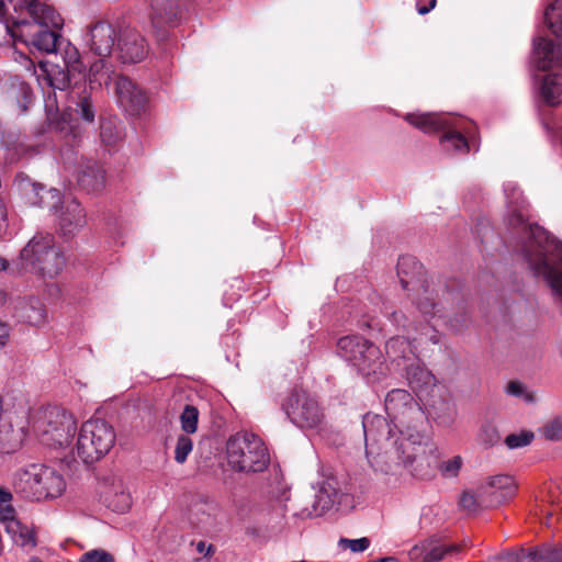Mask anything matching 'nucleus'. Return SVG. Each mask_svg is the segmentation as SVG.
I'll return each instance as SVG.
<instances>
[{
    "mask_svg": "<svg viewBox=\"0 0 562 562\" xmlns=\"http://www.w3.org/2000/svg\"><path fill=\"white\" fill-rule=\"evenodd\" d=\"M13 484L16 493L31 501L54 498L65 490L61 475L50 468L37 463L18 470Z\"/></svg>",
    "mask_w": 562,
    "mask_h": 562,
    "instance_id": "39448f33",
    "label": "nucleus"
},
{
    "mask_svg": "<svg viewBox=\"0 0 562 562\" xmlns=\"http://www.w3.org/2000/svg\"><path fill=\"white\" fill-rule=\"evenodd\" d=\"M30 562H43V561L40 558H37V557H32L30 559Z\"/></svg>",
    "mask_w": 562,
    "mask_h": 562,
    "instance_id": "774afa93",
    "label": "nucleus"
},
{
    "mask_svg": "<svg viewBox=\"0 0 562 562\" xmlns=\"http://www.w3.org/2000/svg\"><path fill=\"white\" fill-rule=\"evenodd\" d=\"M33 429L43 445L61 448L68 446L74 438L77 422L65 408L48 406L36 414Z\"/></svg>",
    "mask_w": 562,
    "mask_h": 562,
    "instance_id": "423d86ee",
    "label": "nucleus"
},
{
    "mask_svg": "<svg viewBox=\"0 0 562 562\" xmlns=\"http://www.w3.org/2000/svg\"><path fill=\"white\" fill-rule=\"evenodd\" d=\"M5 2H9L14 8V3L19 2V0H0V9L1 10H7Z\"/></svg>",
    "mask_w": 562,
    "mask_h": 562,
    "instance_id": "680f3d73",
    "label": "nucleus"
},
{
    "mask_svg": "<svg viewBox=\"0 0 562 562\" xmlns=\"http://www.w3.org/2000/svg\"><path fill=\"white\" fill-rule=\"evenodd\" d=\"M119 58L122 63H139L148 54V45L144 36L135 29H124L117 40Z\"/></svg>",
    "mask_w": 562,
    "mask_h": 562,
    "instance_id": "f3484780",
    "label": "nucleus"
},
{
    "mask_svg": "<svg viewBox=\"0 0 562 562\" xmlns=\"http://www.w3.org/2000/svg\"><path fill=\"white\" fill-rule=\"evenodd\" d=\"M431 10L428 5H418L417 7V12L420 14V15H425L427 13H429Z\"/></svg>",
    "mask_w": 562,
    "mask_h": 562,
    "instance_id": "052dcab7",
    "label": "nucleus"
},
{
    "mask_svg": "<svg viewBox=\"0 0 562 562\" xmlns=\"http://www.w3.org/2000/svg\"><path fill=\"white\" fill-rule=\"evenodd\" d=\"M289 419L300 428H316L324 420V412L318 402L302 389H293L282 403Z\"/></svg>",
    "mask_w": 562,
    "mask_h": 562,
    "instance_id": "f8f14e48",
    "label": "nucleus"
},
{
    "mask_svg": "<svg viewBox=\"0 0 562 562\" xmlns=\"http://www.w3.org/2000/svg\"><path fill=\"white\" fill-rule=\"evenodd\" d=\"M446 412H447V419H445L443 423L449 424L452 422V417H453V409L449 404H446Z\"/></svg>",
    "mask_w": 562,
    "mask_h": 562,
    "instance_id": "bf43d9fd",
    "label": "nucleus"
},
{
    "mask_svg": "<svg viewBox=\"0 0 562 562\" xmlns=\"http://www.w3.org/2000/svg\"><path fill=\"white\" fill-rule=\"evenodd\" d=\"M193 442L187 435H180L175 449V460L178 463L186 462L188 456L192 451Z\"/></svg>",
    "mask_w": 562,
    "mask_h": 562,
    "instance_id": "37998d69",
    "label": "nucleus"
},
{
    "mask_svg": "<svg viewBox=\"0 0 562 562\" xmlns=\"http://www.w3.org/2000/svg\"><path fill=\"white\" fill-rule=\"evenodd\" d=\"M411 338L405 336H395L390 338L385 344V353L391 361L411 360L414 356V349Z\"/></svg>",
    "mask_w": 562,
    "mask_h": 562,
    "instance_id": "bb28decb",
    "label": "nucleus"
},
{
    "mask_svg": "<svg viewBox=\"0 0 562 562\" xmlns=\"http://www.w3.org/2000/svg\"><path fill=\"white\" fill-rule=\"evenodd\" d=\"M536 550L539 562H562V547L543 544Z\"/></svg>",
    "mask_w": 562,
    "mask_h": 562,
    "instance_id": "a19ab883",
    "label": "nucleus"
},
{
    "mask_svg": "<svg viewBox=\"0 0 562 562\" xmlns=\"http://www.w3.org/2000/svg\"><path fill=\"white\" fill-rule=\"evenodd\" d=\"M397 277L404 290L416 291L413 299L418 311L425 316H435L437 308L434 290H430L423 265L413 256H401L397 261Z\"/></svg>",
    "mask_w": 562,
    "mask_h": 562,
    "instance_id": "1a4fd4ad",
    "label": "nucleus"
},
{
    "mask_svg": "<svg viewBox=\"0 0 562 562\" xmlns=\"http://www.w3.org/2000/svg\"><path fill=\"white\" fill-rule=\"evenodd\" d=\"M21 259L43 277H56L65 266V256L50 234L35 235L21 250Z\"/></svg>",
    "mask_w": 562,
    "mask_h": 562,
    "instance_id": "9b49d317",
    "label": "nucleus"
},
{
    "mask_svg": "<svg viewBox=\"0 0 562 562\" xmlns=\"http://www.w3.org/2000/svg\"><path fill=\"white\" fill-rule=\"evenodd\" d=\"M405 121L425 133L443 131L440 143L445 148L462 154L469 153L467 136H472L476 128L473 122L439 113H408Z\"/></svg>",
    "mask_w": 562,
    "mask_h": 562,
    "instance_id": "20e7f679",
    "label": "nucleus"
},
{
    "mask_svg": "<svg viewBox=\"0 0 562 562\" xmlns=\"http://www.w3.org/2000/svg\"><path fill=\"white\" fill-rule=\"evenodd\" d=\"M5 532L10 536L14 544L27 552L37 546L35 530L20 520H11L10 522H7Z\"/></svg>",
    "mask_w": 562,
    "mask_h": 562,
    "instance_id": "5701e85b",
    "label": "nucleus"
},
{
    "mask_svg": "<svg viewBox=\"0 0 562 562\" xmlns=\"http://www.w3.org/2000/svg\"><path fill=\"white\" fill-rule=\"evenodd\" d=\"M76 112L85 121L91 123L95 117V109L92 103L91 95L87 92L85 88L82 93H76Z\"/></svg>",
    "mask_w": 562,
    "mask_h": 562,
    "instance_id": "e433bc0d",
    "label": "nucleus"
},
{
    "mask_svg": "<svg viewBox=\"0 0 562 562\" xmlns=\"http://www.w3.org/2000/svg\"><path fill=\"white\" fill-rule=\"evenodd\" d=\"M86 224V212L77 200L65 202L60 209L58 228L65 238L74 237Z\"/></svg>",
    "mask_w": 562,
    "mask_h": 562,
    "instance_id": "6ab92c4d",
    "label": "nucleus"
},
{
    "mask_svg": "<svg viewBox=\"0 0 562 562\" xmlns=\"http://www.w3.org/2000/svg\"><path fill=\"white\" fill-rule=\"evenodd\" d=\"M506 392L512 396L522 397L527 403H532L535 400L533 394L526 392L524 384L519 381H510L506 386Z\"/></svg>",
    "mask_w": 562,
    "mask_h": 562,
    "instance_id": "de8ad7c7",
    "label": "nucleus"
},
{
    "mask_svg": "<svg viewBox=\"0 0 562 562\" xmlns=\"http://www.w3.org/2000/svg\"><path fill=\"white\" fill-rule=\"evenodd\" d=\"M506 225L537 276H543L562 296V243L538 224H531L525 206L510 211Z\"/></svg>",
    "mask_w": 562,
    "mask_h": 562,
    "instance_id": "f03ea898",
    "label": "nucleus"
},
{
    "mask_svg": "<svg viewBox=\"0 0 562 562\" xmlns=\"http://www.w3.org/2000/svg\"><path fill=\"white\" fill-rule=\"evenodd\" d=\"M7 268V261L5 259L0 257V271L4 270Z\"/></svg>",
    "mask_w": 562,
    "mask_h": 562,
    "instance_id": "0e129e2a",
    "label": "nucleus"
},
{
    "mask_svg": "<svg viewBox=\"0 0 562 562\" xmlns=\"http://www.w3.org/2000/svg\"><path fill=\"white\" fill-rule=\"evenodd\" d=\"M104 503L115 513H125L130 509L132 499L131 495L120 485L105 493Z\"/></svg>",
    "mask_w": 562,
    "mask_h": 562,
    "instance_id": "c756f323",
    "label": "nucleus"
},
{
    "mask_svg": "<svg viewBox=\"0 0 562 562\" xmlns=\"http://www.w3.org/2000/svg\"><path fill=\"white\" fill-rule=\"evenodd\" d=\"M412 340L419 346H427L428 344L438 345L440 341L439 331L428 322L420 324V333L418 336L412 337Z\"/></svg>",
    "mask_w": 562,
    "mask_h": 562,
    "instance_id": "58836bf2",
    "label": "nucleus"
},
{
    "mask_svg": "<svg viewBox=\"0 0 562 562\" xmlns=\"http://www.w3.org/2000/svg\"><path fill=\"white\" fill-rule=\"evenodd\" d=\"M543 434L549 440H562V419L557 418L543 427Z\"/></svg>",
    "mask_w": 562,
    "mask_h": 562,
    "instance_id": "8fccbe9b",
    "label": "nucleus"
},
{
    "mask_svg": "<svg viewBox=\"0 0 562 562\" xmlns=\"http://www.w3.org/2000/svg\"><path fill=\"white\" fill-rule=\"evenodd\" d=\"M181 429L186 434H194L198 429L199 411L193 405H186L180 415Z\"/></svg>",
    "mask_w": 562,
    "mask_h": 562,
    "instance_id": "4c0bfd02",
    "label": "nucleus"
},
{
    "mask_svg": "<svg viewBox=\"0 0 562 562\" xmlns=\"http://www.w3.org/2000/svg\"><path fill=\"white\" fill-rule=\"evenodd\" d=\"M11 520H19L15 517V509L10 503H0V521L7 526Z\"/></svg>",
    "mask_w": 562,
    "mask_h": 562,
    "instance_id": "603ef678",
    "label": "nucleus"
},
{
    "mask_svg": "<svg viewBox=\"0 0 562 562\" xmlns=\"http://www.w3.org/2000/svg\"><path fill=\"white\" fill-rule=\"evenodd\" d=\"M124 124L116 117H109L101 121L100 138L109 149L115 148L124 138Z\"/></svg>",
    "mask_w": 562,
    "mask_h": 562,
    "instance_id": "a878e982",
    "label": "nucleus"
},
{
    "mask_svg": "<svg viewBox=\"0 0 562 562\" xmlns=\"http://www.w3.org/2000/svg\"><path fill=\"white\" fill-rule=\"evenodd\" d=\"M405 374L408 385L417 395H420L436 383L434 374L418 361L407 364Z\"/></svg>",
    "mask_w": 562,
    "mask_h": 562,
    "instance_id": "4be33fe9",
    "label": "nucleus"
},
{
    "mask_svg": "<svg viewBox=\"0 0 562 562\" xmlns=\"http://www.w3.org/2000/svg\"><path fill=\"white\" fill-rule=\"evenodd\" d=\"M459 506L469 514L476 513L479 509L486 507L485 503L481 501L479 495V487L474 494L471 492H463L459 501Z\"/></svg>",
    "mask_w": 562,
    "mask_h": 562,
    "instance_id": "ea45409f",
    "label": "nucleus"
},
{
    "mask_svg": "<svg viewBox=\"0 0 562 562\" xmlns=\"http://www.w3.org/2000/svg\"><path fill=\"white\" fill-rule=\"evenodd\" d=\"M463 326H464L463 324H460V325H458V324H452V327H453L456 330H461Z\"/></svg>",
    "mask_w": 562,
    "mask_h": 562,
    "instance_id": "338daca9",
    "label": "nucleus"
},
{
    "mask_svg": "<svg viewBox=\"0 0 562 562\" xmlns=\"http://www.w3.org/2000/svg\"><path fill=\"white\" fill-rule=\"evenodd\" d=\"M385 412L394 428L381 415L368 413L362 427L366 456L371 467L384 474H398L403 469L427 476L437 462L436 443L427 434L425 412L406 390L390 391Z\"/></svg>",
    "mask_w": 562,
    "mask_h": 562,
    "instance_id": "f257e3e1",
    "label": "nucleus"
},
{
    "mask_svg": "<svg viewBox=\"0 0 562 562\" xmlns=\"http://www.w3.org/2000/svg\"><path fill=\"white\" fill-rule=\"evenodd\" d=\"M334 504L333 495L322 487L314 495V501L312 503V508H304L303 513H306V516H321L325 514Z\"/></svg>",
    "mask_w": 562,
    "mask_h": 562,
    "instance_id": "f704fd0d",
    "label": "nucleus"
},
{
    "mask_svg": "<svg viewBox=\"0 0 562 562\" xmlns=\"http://www.w3.org/2000/svg\"><path fill=\"white\" fill-rule=\"evenodd\" d=\"M79 562H115V559L111 553L95 549L83 553Z\"/></svg>",
    "mask_w": 562,
    "mask_h": 562,
    "instance_id": "a18cd8bd",
    "label": "nucleus"
},
{
    "mask_svg": "<svg viewBox=\"0 0 562 562\" xmlns=\"http://www.w3.org/2000/svg\"><path fill=\"white\" fill-rule=\"evenodd\" d=\"M13 496L12 493L9 490H5L0 486V503H10L12 501Z\"/></svg>",
    "mask_w": 562,
    "mask_h": 562,
    "instance_id": "13d9d810",
    "label": "nucleus"
},
{
    "mask_svg": "<svg viewBox=\"0 0 562 562\" xmlns=\"http://www.w3.org/2000/svg\"><path fill=\"white\" fill-rule=\"evenodd\" d=\"M119 34L115 27L105 21L91 25L86 34V45L99 57H109L117 45Z\"/></svg>",
    "mask_w": 562,
    "mask_h": 562,
    "instance_id": "2eb2a0df",
    "label": "nucleus"
},
{
    "mask_svg": "<svg viewBox=\"0 0 562 562\" xmlns=\"http://www.w3.org/2000/svg\"><path fill=\"white\" fill-rule=\"evenodd\" d=\"M8 226V212L4 203L0 200V235Z\"/></svg>",
    "mask_w": 562,
    "mask_h": 562,
    "instance_id": "5fc2aeb1",
    "label": "nucleus"
},
{
    "mask_svg": "<svg viewBox=\"0 0 562 562\" xmlns=\"http://www.w3.org/2000/svg\"><path fill=\"white\" fill-rule=\"evenodd\" d=\"M150 22L158 40L167 36L166 26H176L181 13L178 0H150Z\"/></svg>",
    "mask_w": 562,
    "mask_h": 562,
    "instance_id": "dca6fc26",
    "label": "nucleus"
},
{
    "mask_svg": "<svg viewBox=\"0 0 562 562\" xmlns=\"http://www.w3.org/2000/svg\"><path fill=\"white\" fill-rule=\"evenodd\" d=\"M533 432L524 430L520 434H510L506 437L505 443L509 449L528 446L533 439Z\"/></svg>",
    "mask_w": 562,
    "mask_h": 562,
    "instance_id": "c03bdc74",
    "label": "nucleus"
},
{
    "mask_svg": "<svg viewBox=\"0 0 562 562\" xmlns=\"http://www.w3.org/2000/svg\"><path fill=\"white\" fill-rule=\"evenodd\" d=\"M339 546L344 549H350L352 552H363L366 551L370 546V540L367 537L359 538V539H347L341 538L339 540Z\"/></svg>",
    "mask_w": 562,
    "mask_h": 562,
    "instance_id": "09e8293b",
    "label": "nucleus"
},
{
    "mask_svg": "<svg viewBox=\"0 0 562 562\" xmlns=\"http://www.w3.org/2000/svg\"><path fill=\"white\" fill-rule=\"evenodd\" d=\"M480 440L487 445L492 446L499 440V435L496 427L491 423H485L482 425L479 432Z\"/></svg>",
    "mask_w": 562,
    "mask_h": 562,
    "instance_id": "49530a36",
    "label": "nucleus"
},
{
    "mask_svg": "<svg viewBox=\"0 0 562 562\" xmlns=\"http://www.w3.org/2000/svg\"><path fill=\"white\" fill-rule=\"evenodd\" d=\"M436 457H437V462L435 464V467L431 469V472L429 475L427 476H419L415 473H413L411 470H407L409 474H412L413 476L415 477H418V479H429V477H432L435 475V471L436 469H439L441 474L445 476V477H456L462 465H463V460L460 456H454L453 458L447 460V461H440L439 460V453H438V449L436 448Z\"/></svg>",
    "mask_w": 562,
    "mask_h": 562,
    "instance_id": "c85d7f7f",
    "label": "nucleus"
},
{
    "mask_svg": "<svg viewBox=\"0 0 562 562\" xmlns=\"http://www.w3.org/2000/svg\"><path fill=\"white\" fill-rule=\"evenodd\" d=\"M437 4V0H430L428 7L432 10Z\"/></svg>",
    "mask_w": 562,
    "mask_h": 562,
    "instance_id": "69168bd1",
    "label": "nucleus"
},
{
    "mask_svg": "<svg viewBox=\"0 0 562 562\" xmlns=\"http://www.w3.org/2000/svg\"><path fill=\"white\" fill-rule=\"evenodd\" d=\"M555 69L543 76L540 86L541 98L551 106L562 103V67Z\"/></svg>",
    "mask_w": 562,
    "mask_h": 562,
    "instance_id": "412c9836",
    "label": "nucleus"
},
{
    "mask_svg": "<svg viewBox=\"0 0 562 562\" xmlns=\"http://www.w3.org/2000/svg\"><path fill=\"white\" fill-rule=\"evenodd\" d=\"M115 95L119 105L131 116H140L148 110L147 92L126 76L115 79Z\"/></svg>",
    "mask_w": 562,
    "mask_h": 562,
    "instance_id": "ddd939ff",
    "label": "nucleus"
},
{
    "mask_svg": "<svg viewBox=\"0 0 562 562\" xmlns=\"http://www.w3.org/2000/svg\"><path fill=\"white\" fill-rule=\"evenodd\" d=\"M10 328L5 323L0 322V348L4 347L8 342Z\"/></svg>",
    "mask_w": 562,
    "mask_h": 562,
    "instance_id": "6e6d98bb",
    "label": "nucleus"
},
{
    "mask_svg": "<svg viewBox=\"0 0 562 562\" xmlns=\"http://www.w3.org/2000/svg\"><path fill=\"white\" fill-rule=\"evenodd\" d=\"M518 485L510 475L491 476L479 486V495L486 507H495L512 499L517 493Z\"/></svg>",
    "mask_w": 562,
    "mask_h": 562,
    "instance_id": "4468645a",
    "label": "nucleus"
},
{
    "mask_svg": "<svg viewBox=\"0 0 562 562\" xmlns=\"http://www.w3.org/2000/svg\"><path fill=\"white\" fill-rule=\"evenodd\" d=\"M560 10L561 4L559 1H554L548 5L544 11V22L548 24V27L557 36V38L560 40L562 45V12H559L557 18L554 16V12Z\"/></svg>",
    "mask_w": 562,
    "mask_h": 562,
    "instance_id": "c9c22d12",
    "label": "nucleus"
},
{
    "mask_svg": "<svg viewBox=\"0 0 562 562\" xmlns=\"http://www.w3.org/2000/svg\"><path fill=\"white\" fill-rule=\"evenodd\" d=\"M78 186L88 193H98L105 188V170L94 160H86L78 172Z\"/></svg>",
    "mask_w": 562,
    "mask_h": 562,
    "instance_id": "aec40b11",
    "label": "nucleus"
},
{
    "mask_svg": "<svg viewBox=\"0 0 562 562\" xmlns=\"http://www.w3.org/2000/svg\"><path fill=\"white\" fill-rule=\"evenodd\" d=\"M10 95L16 101L21 112H25L33 100V90L24 81L16 80L12 83Z\"/></svg>",
    "mask_w": 562,
    "mask_h": 562,
    "instance_id": "72a5a7b5",
    "label": "nucleus"
},
{
    "mask_svg": "<svg viewBox=\"0 0 562 562\" xmlns=\"http://www.w3.org/2000/svg\"><path fill=\"white\" fill-rule=\"evenodd\" d=\"M196 550L200 553H204L205 557H211L214 553V548L212 544L207 546L204 541H199L196 544Z\"/></svg>",
    "mask_w": 562,
    "mask_h": 562,
    "instance_id": "4d7b16f0",
    "label": "nucleus"
},
{
    "mask_svg": "<svg viewBox=\"0 0 562 562\" xmlns=\"http://www.w3.org/2000/svg\"><path fill=\"white\" fill-rule=\"evenodd\" d=\"M63 67L74 72H82L83 64L80 60V56L76 47L68 45V47L65 50Z\"/></svg>",
    "mask_w": 562,
    "mask_h": 562,
    "instance_id": "79ce46f5",
    "label": "nucleus"
},
{
    "mask_svg": "<svg viewBox=\"0 0 562 562\" xmlns=\"http://www.w3.org/2000/svg\"><path fill=\"white\" fill-rule=\"evenodd\" d=\"M22 437L11 425L0 424V452L12 453L21 446Z\"/></svg>",
    "mask_w": 562,
    "mask_h": 562,
    "instance_id": "2f4dec72",
    "label": "nucleus"
},
{
    "mask_svg": "<svg viewBox=\"0 0 562 562\" xmlns=\"http://www.w3.org/2000/svg\"><path fill=\"white\" fill-rule=\"evenodd\" d=\"M423 562H437L447 555L458 553L461 550L459 544H446L437 540H429L423 543Z\"/></svg>",
    "mask_w": 562,
    "mask_h": 562,
    "instance_id": "cd10ccee",
    "label": "nucleus"
},
{
    "mask_svg": "<svg viewBox=\"0 0 562 562\" xmlns=\"http://www.w3.org/2000/svg\"><path fill=\"white\" fill-rule=\"evenodd\" d=\"M378 561L379 562H396V559L387 557V558H380V559H378Z\"/></svg>",
    "mask_w": 562,
    "mask_h": 562,
    "instance_id": "e2e57ef3",
    "label": "nucleus"
},
{
    "mask_svg": "<svg viewBox=\"0 0 562 562\" xmlns=\"http://www.w3.org/2000/svg\"><path fill=\"white\" fill-rule=\"evenodd\" d=\"M41 68L44 71V79L47 81V85L52 87L54 90L66 91L70 87L71 75L75 74L67 68L54 64V63H41Z\"/></svg>",
    "mask_w": 562,
    "mask_h": 562,
    "instance_id": "393cba45",
    "label": "nucleus"
},
{
    "mask_svg": "<svg viewBox=\"0 0 562 562\" xmlns=\"http://www.w3.org/2000/svg\"><path fill=\"white\" fill-rule=\"evenodd\" d=\"M337 353L366 378L379 379L385 374L386 368L379 347L361 336L341 337L337 341Z\"/></svg>",
    "mask_w": 562,
    "mask_h": 562,
    "instance_id": "6e6552de",
    "label": "nucleus"
},
{
    "mask_svg": "<svg viewBox=\"0 0 562 562\" xmlns=\"http://www.w3.org/2000/svg\"><path fill=\"white\" fill-rule=\"evenodd\" d=\"M15 314L22 321L33 326L44 323L46 311L38 299L20 300L15 306Z\"/></svg>",
    "mask_w": 562,
    "mask_h": 562,
    "instance_id": "b1692460",
    "label": "nucleus"
},
{
    "mask_svg": "<svg viewBox=\"0 0 562 562\" xmlns=\"http://www.w3.org/2000/svg\"><path fill=\"white\" fill-rule=\"evenodd\" d=\"M488 562H539L536 548L503 552Z\"/></svg>",
    "mask_w": 562,
    "mask_h": 562,
    "instance_id": "473e14b6",
    "label": "nucleus"
},
{
    "mask_svg": "<svg viewBox=\"0 0 562 562\" xmlns=\"http://www.w3.org/2000/svg\"><path fill=\"white\" fill-rule=\"evenodd\" d=\"M114 428L104 419L85 422L79 430L76 452L86 464L94 463L106 456L115 443Z\"/></svg>",
    "mask_w": 562,
    "mask_h": 562,
    "instance_id": "9d476101",
    "label": "nucleus"
},
{
    "mask_svg": "<svg viewBox=\"0 0 562 562\" xmlns=\"http://www.w3.org/2000/svg\"><path fill=\"white\" fill-rule=\"evenodd\" d=\"M389 319L395 326L396 329L409 333L412 323L407 316L401 311H394L390 314Z\"/></svg>",
    "mask_w": 562,
    "mask_h": 562,
    "instance_id": "3c124183",
    "label": "nucleus"
},
{
    "mask_svg": "<svg viewBox=\"0 0 562 562\" xmlns=\"http://www.w3.org/2000/svg\"><path fill=\"white\" fill-rule=\"evenodd\" d=\"M533 60L539 70L562 67V49L550 38L539 36L533 41Z\"/></svg>",
    "mask_w": 562,
    "mask_h": 562,
    "instance_id": "a211bd4d",
    "label": "nucleus"
},
{
    "mask_svg": "<svg viewBox=\"0 0 562 562\" xmlns=\"http://www.w3.org/2000/svg\"><path fill=\"white\" fill-rule=\"evenodd\" d=\"M227 462L238 472L265 471L270 462L263 441L252 432L237 434L226 445Z\"/></svg>",
    "mask_w": 562,
    "mask_h": 562,
    "instance_id": "0eeeda50",
    "label": "nucleus"
},
{
    "mask_svg": "<svg viewBox=\"0 0 562 562\" xmlns=\"http://www.w3.org/2000/svg\"><path fill=\"white\" fill-rule=\"evenodd\" d=\"M60 133L64 134V138L67 145L75 146L79 142V131L69 126L68 131L64 132V127L60 128Z\"/></svg>",
    "mask_w": 562,
    "mask_h": 562,
    "instance_id": "864d4df0",
    "label": "nucleus"
},
{
    "mask_svg": "<svg viewBox=\"0 0 562 562\" xmlns=\"http://www.w3.org/2000/svg\"><path fill=\"white\" fill-rule=\"evenodd\" d=\"M113 72V65L106 60V57H100L89 68L90 83L108 85Z\"/></svg>",
    "mask_w": 562,
    "mask_h": 562,
    "instance_id": "7c9ffc66",
    "label": "nucleus"
},
{
    "mask_svg": "<svg viewBox=\"0 0 562 562\" xmlns=\"http://www.w3.org/2000/svg\"><path fill=\"white\" fill-rule=\"evenodd\" d=\"M12 23L7 32L13 42H20L41 52L55 53L60 45L58 30L63 26L60 14L40 0H19L14 3Z\"/></svg>",
    "mask_w": 562,
    "mask_h": 562,
    "instance_id": "7ed1b4c3",
    "label": "nucleus"
}]
</instances>
